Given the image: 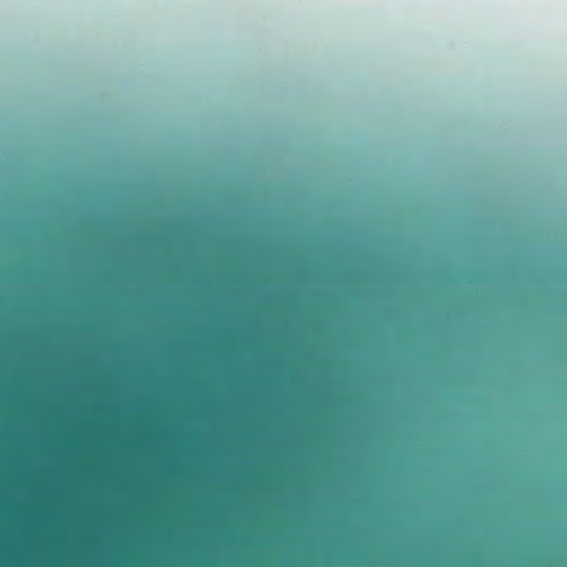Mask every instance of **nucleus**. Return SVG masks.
<instances>
[{"label": "nucleus", "mask_w": 567, "mask_h": 567, "mask_svg": "<svg viewBox=\"0 0 567 567\" xmlns=\"http://www.w3.org/2000/svg\"><path fill=\"white\" fill-rule=\"evenodd\" d=\"M224 339L231 340L236 337V333L231 330H226L220 333Z\"/></svg>", "instance_id": "f257e3e1"}]
</instances>
